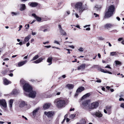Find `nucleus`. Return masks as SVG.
I'll use <instances>...</instances> for the list:
<instances>
[{
	"mask_svg": "<svg viewBox=\"0 0 124 124\" xmlns=\"http://www.w3.org/2000/svg\"><path fill=\"white\" fill-rule=\"evenodd\" d=\"M99 103L98 101H96L91 103L89 105H88V103L87 102H85L84 105L86 107H87L89 109H93L96 108L98 106Z\"/></svg>",
	"mask_w": 124,
	"mask_h": 124,
	"instance_id": "f257e3e1",
	"label": "nucleus"
},
{
	"mask_svg": "<svg viewBox=\"0 0 124 124\" xmlns=\"http://www.w3.org/2000/svg\"><path fill=\"white\" fill-rule=\"evenodd\" d=\"M19 107L20 108H26L28 109L30 108L31 105L30 104H28L27 102L24 101H21L19 102Z\"/></svg>",
	"mask_w": 124,
	"mask_h": 124,
	"instance_id": "f03ea898",
	"label": "nucleus"
},
{
	"mask_svg": "<svg viewBox=\"0 0 124 124\" xmlns=\"http://www.w3.org/2000/svg\"><path fill=\"white\" fill-rule=\"evenodd\" d=\"M82 3L81 2H77L75 5V8H77L79 11V13H81L85 10H86L87 8L86 7V5L85 7H82Z\"/></svg>",
	"mask_w": 124,
	"mask_h": 124,
	"instance_id": "7ed1b4c3",
	"label": "nucleus"
},
{
	"mask_svg": "<svg viewBox=\"0 0 124 124\" xmlns=\"http://www.w3.org/2000/svg\"><path fill=\"white\" fill-rule=\"evenodd\" d=\"M54 102L59 108H61L64 106L65 104V101L60 99H57L55 100Z\"/></svg>",
	"mask_w": 124,
	"mask_h": 124,
	"instance_id": "20e7f679",
	"label": "nucleus"
},
{
	"mask_svg": "<svg viewBox=\"0 0 124 124\" xmlns=\"http://www.w3.org/2000/svg\"><path fill=\"white\" fill-rule=\"evenodd\" d=\"M23 90L25 91L24 94L26 95H28L27 92L30 93L32 90V88L31 86L28 83L26 84L23 86Z\"/></svg>",
	"mask_w": 124,
	"mask_h": 124,
	"instance_id": "39448f33",
	"label": "nucleus"
},
{
	"mask_svg": "<svg viewBox=\"0 0 124 124\" xmlns=\"http://www.w3.org/2000/svg\"><path fill=\"white\" fill-rule=\"evenodd\" d=\"M112 107V106H107L106 109L104 110V112L105 113H107L109 115L111 113V108Z\"/></svg>",
	"mask_w": 124,
	"mask_h": 124,
	"instance_id": "423d86ee",
	"label": "nucleus"
},
{
	"mask_svg": "<svg viewBox=\"0 0 124 124\" xmlns=\"http://www.w3.org/2000/svg\"><path fill=\"white\" fill-rule=\"evenodd\" d=\"M91 114L94 116H95L99 118L101 117L102 116V114L99 111H96L95 112L92 113H91Z\"/></svg>",
	"mask_w": 124,
	"mask_h": 124,
	"instance_id": "0eeeda50",
	"label": "nucleus"
},
{
	"mask_svg": "<svg viewBox=\"0 0 124 124\" xmlns=\"http://www.w3.org/2000/svg\"><path fill=\"white\" fill-rule=\"evenodd\" d=\"M58 28L59 31V32L61 35H62V36H66L67 35L66 32L62 28L61 25L60 24H58Z\"/></svg>",
	"mask_w": 124,
	"mask_h": 124,
	"instance_id": "6e6552de",
	"label": "nucleus"
},
{
	"mask_svg": "<svg viewBox=\"0 0 124 124\" xmlns=\"http://www.w3.org/2000/svg\"><path fill=\"white\" fill-rule=\"evenodd\" d=\"M0 105L4 108H6L7 107V103L5 100L1 99L0 100Z\"/></svg>",
	"mask_w": 124,
	"mask_h": 124,
	"instance_id": "1a4fd4ad",
	"label": "nucleus"
},
{
	"mask_svg": "<svg viewBox=\"0 0 124 124\" xmlns=\"http://www.w3.org/2000/svg\"><path fill=\"white\" fill-rule=\"evenodd\" d=\"M101 7V5L96 4L93 8V10L95 11H99L100 10Z\"/></svg>",
	"mask_w": 124,
	"mask_h": 124,
	"instance_id": "9d476101",
	"label": "nucleus"
},
{
	"mask_svg": "<svg viewBox=\"0 0 124 124\" xmlns=\"http://www.w3.org/2000/svg\"><path fill=\"white\" fill-rule=\"evenodd\" d=\"M30 93H29L27 94L28 95L26 96L32 98L35 97L36 95V92L35 91L32 90Z\"/></svg>",
	"mask_w": 124,
	"mask_h": 124,
	"instance_id": "9b49d317",
	"label": "nucleus"
},
{
	"mask_svg": "<svg viewBox=\"0 0 124 124\" xmlns=\"http://www.w3.org/2000/svg\"><path fill=\"white\" fill-rule=\"evenodd\" d=\"M113 14V13L109 11H108L105 12V17L107 18H109Z\"/></svg>",
	"mask_w": 124,
	"mask_h": 124,
	"instance_id": "f8f14e48",
	"label": "nucleus"
},
{
	"mask_svg": "<svg viewBox=\"0 0 124 124\" xmlns=\"http://www.w3.org/2000/svg\"><path fill=\"white\" fill-rule=\"evenodd\" d=\"M44 113V114L48 117H50L52 116L54 114V112L52 111L48 112H45Z\"/></svg>",
	"mask_w": 124,
	"mask_h": 124,
	"instance_id": "ddd939ff",
	"label": "nucleus"
},
{
	"mask_svg": "<svg viewBox=\"0 0 124 124\" xmlns=\"http://www.w3.org/2000/svg\"><path fill=\"white\" fill-rule=\"evenodd\" d=\"M45 58L44 57H41L36 61L33 62L32 63L36 64L42 62L43 60Z\"/></svg>",
	"mask_w": 124,
	"mask_h": 124,
	"instance_id": "4468645a",
	"label": "nucleus"
},
{
	"mask_svg": "<svg viewBox=\"0 0 124 124\" xmlns=\"http://www.w3.org/2000/svg\"><path fill=\"white\" fill-rule=\"evenodd\" d=\"M115 7L113 5H111L109 6L108 10L113 13L115 11Z\"/></svg>",
	"mask_w": 124,
	"mask_h": 124,
	"instance_id": "2eb2a0df",
	"label": "nucleus"
},
{
	"mask_svg": "<svg viewBox=\"0 0 124 124\" xmlns=\"http://www.w3.org/2000/svg\"><path fill=\"white\" fill-rule=\"evenodd\" d=\"M85 64H83L78 67V70H84L85 69Z\"/></svg>",
	"mask_w": 124,
	"mask_h": 124,
	"instance_id": "dca6fc26",
	"label": "nucleus"
},
{
	"mask_svg": "<svg viewBox=\"0 0 124 124\" xmlns=\"http://www.w3.org/2000/svg\"><path fill=\"white\" fill-rule=\"evenodd\" d=\"M4 84L5 85H7L11 83V82L7 80L6 78H3Z\"/></svg>",
	"mask_w": 124,
	"mask_h": 124,
	"instance_id": "f3484780",
	"label": "nucleus"
},
{
	"mask_svg": "<svg viewBox=\"0 0 124 124\" xmlns=\"http://www.w3.org/2000/svg\"><path fill=\"white\" fill-rule=\"evenodd\" d=\"M32 16L34 17L37 21L38 22H40L41 20V17L37 16L35 14H32Z\"/></svg>",
	"mask_w": 124,
	"mask_h": 124,
	"instance_id": "a211bd4d",
	"label": "nucleus"
},
{
	"mask_svg": "<svg viewBox=\"0 0 124 124\" xmlns=\"http://www.w3.org/2000/svg\"><path fill=\"white\" fill-rule=\"evenodd\" d=\"M51 104L50 103H46L43 106V108L44 109L48 108L50 107Z\"/></svg>",
	"mask_w": 124,
	"mask_h": 124,
	"instance_id": "6ab92c4d",
	"label": "nucleus"
},
{
	"mask_svg": "<svg viewBox=\"0 0 124 124\" xmlns=\"http://www.w3.org/2000/svg\"><path fill=\"white\" fill-rule=\"evenodd\" d=\"M52 59L53 58L51 56H50L48 58L47 60V62L49 63L48 65H50L51 64Z\"/></svg>",
	"mask_w": 124,
	"mask_h": 124,
	"instance_id": "aec40b11",
	"label": "nucleus"
},
{
	"mask_svg": "<svg viewBox=\"0 0 124 124\" xmlns=\"http://www.w3.org/2000/svg\"><path fill=\"white\" fill-rule=\"evenodd\" d=\"M74 86V85L73 84H68L66 85V87L68 89L70 90L73 88Z\"/></svg>",
	"mask_w": 124,
	"mask_h": 124,
	"instance_id": "412c9836",
	"label": "nucleus"
},
{
	"mask_svg": "<svg viewBox=\"0 0 124 124\" xmlns=\"http://www.w3.org/2000/svg\"><path fill=\"white\" fill-rule=\"evenodd\" d=\"M26 9V6L24 4H21L20 5V10L21 11L24 10Z\"/></svg>",
	"mask_w": 124,
	"mask_h": 124,
	"instance_id": "4be33fe9",
	"label": "nucleus"
},
{
	"mask_svg": "<svg viewBox=\"0 0 124 124\" xmlns=\"http://www.w3.org/2000/svg\"><path fill=\"white\" fill-rule=\"evenodd\" d=\"M29 5L31 7H35L37 6L38 4L37 3L33 2L30 3H29Z\"/></svg>",
	"mask_w": 124,
	"mask_h": 124,
	"instance_id": "5701e85b",
	"label": "nucleus"
},
{
	"mask_svg": "<svg viewBox=\"0 0 124 124\" xmlns=\"http://www.w3.org/2000/svg\"><path fill=\"white\" fill-rule=\"evenodd\" d=\"M113 25L110 23H107L105 24L104 25V27L105 28L108 29L111 28Z\"/></svg>",
	"mask_w": 124,
	"mask_h": 124,
	"instance_id": "b1692460",
	"label": "nucleus"
},
{
	"mask_svg": "<svg viewBox=\"0 0 124 124\" xmlns=\"http://www.w3.org/2000/svg\"><path fill=\"white\" fill-rule=\"evenodd\" d=\"M85 89V88L82 86L79 87L78 89L77 90V93H80L84 90Z\"/></svg>",
	"mask_w": 124,
	"mask_h": 124,
	"instance_id": "393cba45",
	"label": "nucleus"
},
{
	"mask_svg": "<svg viewBox=\"0 0 124 124\" xmlns=\"http://www.w3.org/2000/svg\"><path fill=\"white\" fill-rule=\"evenodd\" d=\"M27 61H24L21 62H18V66L19 67H21L22 66L25 64L27 62Z\"/></svg>",
	"mask_w": 124,
	"mask_h": 124,
	"instance_id": "a878e982",
	"label": "nucleus"
},
{
	"mask_svg": "<svg viewBox=\"0 0 124 124\" xmlns=\"http://www.w3.org/2000/svg\"><path fill=\"white\" fill-rule=\"evenodd\" d=\"M28 83L27 82L23 79H21L20 81V84L21 85H25L26 84H27Z\"/></svg>",
	"mask_w": 124,
	"mask_h": 124,
	"instance_id": "bb28decb",
	"label": "nucleus"
},
{
	"mask_svg": "<svg viewBox=\"0 0 124 124\" xmlns=\"http://www.w3.org/2000/svg\"><path fill=\"white\" fill-rule=\"evenodd\" d=\"M31 38V35H28L27 36L25 37L24 39V41L25 42H28L29 40Z\"/></svg>",
	"mask_w": 124,
	"mask_h": 124,
	"instance_id": "cd10ccee",
	"label": "nucleus"
},
{
	"mask_svg": "<svg viewBox=\"0 0 124 124\" xmlns=\"http://www.w3.org/2000/svg\"><path fill=\"white\" fill-rule=\"evenodd\" d=\"M39 108H38L33 111L32 112V114L33 116H35L36 113L39 110Z\"/></svg>",
	"mask_w": 124,
	"mask_h": 124,
	"instance_id": "c85d7f7f",
	"label": "nucleus"
},
{
	"mask_svg": "<svg viewBox=\"0 0 124 124\" xmlns=\"http://www.w3.org/2000/svg\"><path fill=\"white\" fill-rule=\"evenodd\" d=\"M118 53H116V52H111L110 53V56H113L114 55H117Z\"/></svg>",
	"mask_w": 124,
	"mask_h": 124,
	"instance_id": "c756f323",
	"label": "nucleus"
},
{
	"mask_svg": "<svg viewBox=\"0 0 124 124\" xmlns=\"http://www.w3.org/2000/svg\"><path fill=\"white\" fill-rule=\"evenodd\" d=\"M13 102V100L12 99L10 100L9 101V106L11 109L12 108Z\"/></svg>",
	"mask_w": 124,
	"mask_h": 124,
	"instance_id": "7c9ffc66",
	"label": "nucleus"
},
{
	"mask_svg": "<svg viewBox=\"0 0 124 124\" xmlns=\"http://www.w3.org/2000/svg\"><path fill=\"white\" fill-rule=\"evenodd\" d=\"M90 94L89 93H87L85 94L82 97V99H84L87 97H88L90 96Z\"/></svg>",
	"mask_w": 124,
	"mask_h": 124,
	"instance_id": "2f4dec72",
	"label": "nucleus"
},
{
	"mask_svg": "<svg viewBox=\"0 0 124 124\" xmlns=\"http://www.w3.org/2000/svg\"><path fill=\"white\" fill-rule=\"evenodd\" d=\"M101 71L105 73H108L110 74H112V73L110 72L107 71V70H105L103 69H101L100 70Z\"/></svg>",
	"mask_w": 124,
	"mask_h": 124,
	"instance_id": "473e14b6",
	"label": "nucleus"
},
{
	"mask_svg": "<svg viewBox=\"0 0 124 124\" xmlns=\"http://www.w3.org/2000/svg\"><path fill=\"white\" fill-rule=\"evenodd\" d=\"M39 57L38 55L37 54L35 55L33 58L31 60V61L35 60L37 59Z\"/></svg>",
	"mask_w": 124,
	"mask_h": 124,
	"instance_id": "72a5a7b5",
	"label": "nucleus"
},
{
	"mask_svg": "<svg viewBox=\"0 0 124 124\" xmlns=\"http://www.w3.org/2000/svg\"><path fill=\"white\" fill-rule=\"evenodd\" d=\"M19 14L20 13L18 12H11V14L12 15V16H16L17 15H19Z\"/></svg>",
	"mask_w": 124,
	"mask_h": 124,
	"instance_id": "f704fd0d",
	"label": "nucleus"
},
{
	"mask_svg": "<svg viewBox=\"0 0 124 124\" xmlns=\"http://www.w3.org/2000/svg\"><path fill=\"white\" fill-rule=\"evenodd\" d=\"M86 121L84 119H83L81 120L80 124H85Z\"/></svg>",
	"mask_w": 124,
	"mask_h": 124,
	"instance_id": "c9c22d12",
	"label": "nucleus"
},
{
	"mask_svg": "<svg viewBox=\"0 0 124 124\" xmlns=\"http://www.w3.org/2000/svg\"><path fill=\"white\" fill-rule=\"evenodd\" d=\"M75 115L72 114L70 115L69 117L71 119H73V118L75 117Z\"/></svg>",
	"mask_w": 124,
	"mask_h": 124,
	"instance_id": "e433bc0d",
	"label": "nucleus"
},
{
	"mask_svg": "<svg viewBox=\"0 0 124 124\" xmlns=\"http://www.w3.org/2000/svg\"><path fill=\"white\" fill-rule=\"evenodd\" d=\"M17 93V91L16 90H13L12 92V93L13 94H16Z\"/></svg>",
	"mask_w": 124,
	"mask_h": 124,
	"instance_id": "4c0bfd02",
	"label": "nucleus"
},
{
	"mask_svg": "<svg viewBox=\"0 0 124 124\" xmlns=\"http://www.w3.org/2000/svg\"><path fill=\"white\" fill-rule=\"evenodd\" d=\"M78 50L80 52H83L84 50V49L82 47H80L78 49Z\"/></svg>",
	"mask_w": 124,
	"mask_h": 124,
	"instance_id": "58836bf2",
	"label": "nucleus"
},
{
	"mask_svg": "<svg viewBox=\"0 0 124 124\" xmlns=\"http://www.w3.org/2000/svg\"><path fill=\"white\" fill-rule=\"evenodd\" d=\"M115 64L116 65H119L121 64V62L119 61H115Z\"/></svg>",
	"mask_w": 124,
	"mask_h": 124,
	"instance_id": "ea45409f",
	"label": "nucleus"
},
{
	"mask_svg": "<svg viewBox=\"0 0 124 124\" xmlns=\"http://www.w3.org/2000/svg\"><path fill=\"white\" fill-rule=\"evenodd\" d=\"M60 42H59L57 40H54V43L58 45H60Z\"/></svg>",
	"mask_w": 124,
	"mask_h": 124,
	"instance_id": "a19ab883",
	"label": "nucleus"
},
{
	"mask_svg": "<svg viewBox=\"0 0 124 124\" xmlns=\"http://www.w3.org/2000/svg\"><path fill=\"white\" fill-rule=\"evenodd\" d=\"M60 92H57L56 91H55V95H60Z\"/></svg>",
	"mask_w": 124,
	"mask_h": 124,
	"instance_id": "79ce46f5",
	"label": "nucleus"
},
{
	"mask_svg": "<svg viewBox=\"0 0 124 124\" xmlns=\"http://www.w3.org/2000/svg\"><path fill=\"white\" fill-rule=\"evenodd\" d=\"M25 27H26V29H28L30 27V25L29 24H27V25H25Z\"/></svg>",
	"mask_w": 124,
	"mask_h": 124,
	"instance_id": "37998d69",
	"label": "nucleus"
},
{
	"mask_svg": "<svg viewBox=\"0 0 124 124\" xmlns=\"http://www.w3.org/2000/svg\"><path fill=\"white\" fill-rule=\"evenodd\" d=\"M96 79H97L96 81V82L99 83H100L101 82V79L97 78H96Z\"/></svg>",
	"mask_w": 124,
	"mask_h": 124,
	"instance_id": "c03bdc74",
	"label": "nucleus"
},
{
	"mask_svg": "<svg viewBox=\"0 0 124 124\" xmlns=\"http://www.w3.org/2000/svg\"><path fill=\"white\" fill-rule=\"evenodd\" d=\"M7 72V71L6 70H5L3 71L2 72V74H5Z\"/></svg>",
	"mask_w": 124,
	"mask_h": 124,
	"instance_id": "a18cd8bd",
	"label": "nucleus"
},
{
	"mask_svg": "<svg viewBox=\"0 0 124 124\" xmlns=\"http://www.w3.org/2000/svg\"><path fill=\"white\" fill-rule=\"evenodd\" d=\"M45 26H41L40 27V29L41 31H43V29H45Z\"/></svg>",
	"mask_w": 124,
	"mask_h": 124,
	"instance_id": "49530a36",
	"label": "nucleus"
},
{
	"mask_svg": "<svg viewBox=\"0 0 124 124\" xmlns=\"http://www.w3.org/2000/svg\"><path fill=\"white\" fill-rule=\"evenodd\" d=\"M72 14L73 15H75L76 18H78L79 17L77 13H75V14H74L73 13Z\"/></svg>",
	"mask_w": 124,
	"mask_h": 124,
	"instance_id": "de8ad7c7",
	"label": "nucleus"
},
{
	"mask_svg": "<svg viewBox=\"0 0 124 124\" xmlns=\"http://www.w3.org/2000/svg\"><path fill=\"white\" fill-rule=\"evenodd\" d=\"M98 39L99 40H103L104 39L102 37H100L98 38Z\"/></svg>",
	"mask_w": 124,
	"mask_h": 124,
	"instance_id": "09e8293b",
	"label": "nucleus"
},
{
	"mask_svg": "<svg viewBox=\"0 0 124 124\" xmlns=\"http://www.w3.org/2000/svg\"><path fill=\"white\" fill-rule=\"evenodd\" d=\"M48 31V29H45L43 30L44 32H46L47 31Z\"/></svg>",
	"mask_w": 124,
	"mask_h": 124,
	"instance_id": "8fccbe9b",
	"label": "nucleus"
},
{
	"mask_svg": "<svg viewBox=\"0 0 124 124\" xmlns=\"http://www.w3.org/2000/svg\"><path fill=\"white\" fill-rule=\"evenodd\" d=\"M120 106L122 108H124V103H122V104H121L120 105Z\"/></svg>",
	"mask_w": 124,
	"mask_h": 124,
	"instance_id": "3c124183",
	"label": "nucleus"
},
{
	"mask_svg": "<svg viewBox=\"0 0 124 124\" xmlns=\"http://www.w3.org/2000/svg\"><path fill=\"white\" fill-rule=\"evenodd\" d=\"M23 43L21 41L19 42V43H17L16 44V45H22L23 44Z\"/></svg>",
	"mask_w": 124,
	"mask_h": 124,
	"instance_id": "603ef678",
	"label": "nucleus"
},
{
	"mask_svg": "<svg viewBox=\"0 0 124 124\" xmlns=\"http://www.w3.org/2000/svg\"><path fill=\"white\" fill-rule=\"evenodd\" d=\"M119 100L120 101H124V99L122 98H120L119 99Z\"/></svg>",
	"mask_w": 124,
	"mask_h": 124,
	"instance_id": "864d4df0",
	"label": "nucleus"
},
{
	"mask_svg": "<svg viewBox=\"0 0 124 124\" xmlns=\"http://www.w3.org/2000/svg\"><path fill=\"white\" fill-rule=\"evenodd\" d=\"M105 68H108L109 69H111V68L110 67L109 65H108L106 67H105Z\"/></svg>",
	"mask_w": 124,
	"mask_h": 124,
	"instance_id": "5fc2aeb1",
	"label": "nucleus"
},
{
	"mask_svg": "<svg viewBox=\"0 0 124 124\" xmlns=\"http://www.w3.org/2000/svg\"><path fill=\"white\" fill-rule=\"evenodd\" d=\"M19 29L18 30V31H19L21 29V28H22V25H20L19 26Z\"/></svg>",
	"mask_w": 124,
	"mask_h": 124,
	"instance_id": "6e6d98bb",
	"label": "nucleus"
},
{
	"mask_svg": "<svg viewBox=\"0 0 124 124\" xmlns=\"http://www.w3.org/2000/svg\"><path fill=\"white\" fill-rule=\"evenodd\" d=\"M32 34L33 36L35 35L36 34V33L35 32H33V31H32Z\"/></svg>",
	"mask_w": 124,
	"mask_h": 124,
	"instance_id": "4d7b16f0",
	"label": "nucleus"
},
{
	"mask_svg": "<svg viewBox=\"0 0 124 124\" xmlns=\"http://www.w3.org/2000/svg\"><path fill=\"white\" fill-rule=\"evenodd\" d=\"M68 51V52L67 53L68 54H70V50L68 49H66Z\"/></svg>",
	"mask_w": 124,
	"mask_h": 124,
	"instance_id": "13d9d810",
	"label": "nucleus"
},
{
	"mask_svg": "<svg viewBox=\"0 0 124 124\" xmlns=\"http://www.w3.org/2000/svg\"><path fill=\"white\" fill-rule=\"evenodd\" d=\"M94 15L95 16V17H96L97 16H99V15L96 14V13H94Z\"/></svg>",
	"mask_w": 124,
	"mask_h": 124,
	"instance_id": "bf43d9fd",
	"label": "nucleus"
},
{
	"mask_svg": "<svg viewBox=\"0 0 124 124\" xmlns=\"http://www.w3.org/2000/svg\"><path fill=\"white\" fill-rule=\"evenodd\" d=\"M90 26V25H86L85 26H84V28H85L87 27H89Z\"/></svg>",
	"mask_w": 124,
	"mask_h": 124,
	"instance_id": "052dcab7",
	"label": "nucleus"
},
{
	"mask_svg": "<svg viewBox=\"0 0 124 124\" xmlns=\"http://www.w3.org/2000/svg\"><path fill=\"white\" fill-rule=\"evenodd\" d=\"M123 39V38H120L118 39V40L119 41H120Z\"/></svg>",
	"mask_w": 124,
	"mask_h": 124,
	"instance_id": "680f3d73",
	"label": "nucleus"
},
{
	"mask_svg": "<svg viewBox=\"0 0 124 124\" xmlns=\"http://www.w3.org/2000/svg\"><path fill=\"white\" fill-rule=\"evenodd\" d=\"M30 44L29 42H28L26 43V46L27 47H28L30 45Z\"/></svg>",
	"mask_w": 124,
	"mask_h": 124,
	"instance_id": "e2e57ef3",
	"label": "nucleus"
},
{
	"mask_svg": "<svg viewBox=\"0 0 124 124\" xmlns=\"http://www.w3.org/2000/svg\"><path fill=\"white\" fill-rule=\"evenodd\" d=\"M85 30L86 31H90V28L88 27L86 28Z\"/></svg>",
	"mask_w": 124,
	"mask_h": 124,
	"instance_id": "0e129e2a",
	"label": "nucleus"
},
{
	"mask_svg": "<svg viewBox=\"0 0 124 124\" xmlns=\"http://www.w3.org/2000/svg\"><path fill=\"white\" fill-rule=\"evenodd\" d=\"M69 46L71 48H72L73 49H74V47L72 45V46Z\"/></svg>",
	"mask_w": 124,
	"mask_h": 124,
	"instance_id": "69168bd1",
	"label": "nucleus"
},
{
	"mask_svg": "<svg viewBox=\"0 0 124 124\" xmlns=\"http://www.w3.org/2000/svg\"><path fill=\"white\" fill-rule=\"evenodd\" d=\"M74 108H71L70 109V111H74Z\"/></svg>",
	"mask_w": 124,
	"mask_h": 124,
	"instance_id": "338daca9",
	"label": "nucleus"
},
{
	"mask_svg": "<svg viewBox=\"0 0 124 124\" xmlns=\"http://www.w3.org/2000/svg\"><path fill=\"white\" fill-rule=\"evenodd\" d=\"M45 47L47 48H49L51 47V46H45Z\"/></svg>",
	"mask_w": 124,
	"mask_h": 124,
	"instance_id": "774afa93",
	"label": "nucleus"
}]
</instances>
